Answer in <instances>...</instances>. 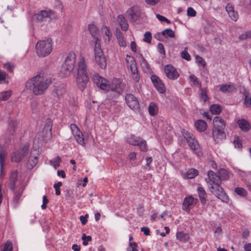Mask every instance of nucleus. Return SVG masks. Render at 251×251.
Wrapping results in <instances>:
<instances>
[{
	"label": "nucleus",
	"mask_w": 251,
	"mask_h": 251,
	"mask_svg": "<svg viewBox=\"0 0 251 251\" xmlns=\"http://www.w3.org/2000/svg\"><path fill=\"white\" fill-rule=\"evenodd\" d=\"M164 72L167 77L171 80L176 79L179 75L176 69L171 65H167L164 67Z\"/></svg>",
	"instance_id": "nucleus-13"
},
{
	"label": "nucleus",
	"mask_w": 251,
	"mask_h": 251,
	"mask_svg": "<svg viewBox=\"0 0 251 251\" xmlns=\"http://www.w3.org/2000/svg\"><path fill=\"white\" fill-rule=\"evenodd\" d=\"M93 80L101 89L107 90V96L110 99L118 98L123 90V84L118 78H113L111 82L97 74L94 75Z\"/></svg>",
	"instance_id": "nucleus-1"
},
{
	"label": "nucleus",
	"mask_w": 251,
	"mask_h": 251,
	"mask_svg": "<svg viewBox=\"0 0 251 251\" xmlns=\"http://www.w3.org/2000/svg\"><path fill=\"white\" fill-rule=\"evenodd\" d=\"M23 158V154H20L17 151L13 152L11 155V160L12 162H19Z\"/></svg>",
	"instance_id": "nucleus-42"
},
{
	"label": "nucleus",
	"mask_w": 251,
	"mask_h": 251,
	"mask_svg": "<svg viewBox=\"0 0 251 251\" xmlns=\"http://www.w3.org/2000/svg\"><path fill=\"white\" fill-rule=\"evenodd\" d=\"M137 244L135 242H129L127 251H138Z\"/></svg>",
	"instance_id": "nucleus-53"
},
{
	"label": "nucleus",
	"mask_w": 251,
	"mask_h": 251,
	"mask_svg": "<svg viewBox=\"0 0 251 251\" xmlns=\"http://www.w3.org/2000/svg\"><path fill=\"white\" fill-rule=\"evenodd\" d=\"M161 34L164 36H168L170 38H174L175 36V33L171 28H167L161 32Z\"/></svg>",
	"instance_id": "nucleus-43"
},
{
	"label": "nucleus",
	"mask_w": 251,
	"mask_h": 251,
	"mask_svg": "<svg viewBox=\"0 0 251 251\" xmlns=\"http://www.w3.org/2000/svg\"><path fill=\"white\" fill-rule=\"evenodd\" d=\"M187 143L189 146L194 151L198 156L200 157L202 155L201 147L198 141L194 137L189 139Z\"/></svg>",
	"instance_id": "nucleus-16"
},
{
	"label": "nucleus",
	"mask_w": 251,
	"mask_h": 251,
	"mask_svg": "<svg viewBox=\"0 0 251 251\" xmlns=\"http://www.w3.org/2000/svg\"><path fill=\"white\" fill-rule=\"evenodd\" d=\"M61 158L57 156L50 160V164L56 169L57 167L59 166Z\"/></svg>",
	"instance_id": "nucleus-45"
},
{
	"label": "nucleus",
	"mask_w": 251,
	"mask_h": 251,
	"mask_svg": "<svg viewBox=\"0 0 251 251\" xmlns=\"http://www.w3.org/2000/svg\"><path fill=\"white\" fill-rule=\"evenodd\" d=\"M130 71L132 74V78L134 81L136 82H138L140 80V76L138 72L137 67L135 69H130Z\"/></svg>",
	"instance_id": "nucleus-46"
},
{
	"label": "nucleus",
	"mask_w": 251,
	"mask_h": 251,
	"mask_svg": "<svg viewBox=\"0 0 251 251\" xmlns=\"http://www.w3.org/2000/svg\"><path fill=\"white\" fill-rule=\"evenodd\" d=\"M159 218L167 219L169 218V217L166 212H163L160 215H158L157 213H155L151 216V220H154L155 219Z\"/></svg>",
	"instance_id": "nucleus-50"
},
{
	"label": "nucleus",
	"mask_w": 251,
	"mask_h": 251,
	"mask_svg": "<svg viewBox=\"0 0 251 251\" xmlns=\"http://www.w3.org/2000/svg\"><path fill=\"white\" fill-rule=\"evenodd\" d=\"M187 14L188 16L193 17L196 15V12L192 7H189L187 8Z\"/></svg>",
	"instance_id": "nucleus-60"
},
{
	"label": "nucleus",
	"mask_w": 251,
	"mask_h": 251,
	"mask_svg": "<svg viewBox=\"0 0 251 251\" xmlns=\"http://www.w3.org/2000/svg\"><path fill=\"white\" fill-rule=\"evenodd\" d=\"M200 89V91L201 92V99H202L204 102L208 100V97L207 95V91L205 89H202L201 87Z\"/></svg>",
	"instance_id": "nucleus-48"
},
{
	"label": "nucleus",
	"mask_w": 251,
	"mask_h": 251,
	"mask_svg": "<svg viewBox=\"0 0 251 251\" xmlns=\"http://www.w3.org/2000/svg\"><path fill=\"white\" fill-rule=\"evenodd\" d=\"M118 22L123 31H126L128 28V24L122 15H120L117 17Z\"/></svg>",
	"instance_id": "nucleus-26"
},
{
	"label": "nucleus",
	"mask_w": 251,
	"mask_h": 251,
	"mask_svg": "<svg viewBox=\"0 0 251 251\" xmlns=\"http://www.w3.org/2000/svg\"><path fill=\"white\" fill-rule=\"evenodd\" d=\"M62 185V183L60 181L58 182L57 183H56L54 184L53 187L54 189H55V194L56 195H60V190L59 187L61 186Z\"/></svg>",
	"instance_id": "nucleus-57"
},
{
	"label": "nucleus",
	"mask_w": 251,
	"mask_h": 251,
	"mask_svg": "<svg viewBox=\"0 0 251 251\" xmlns=\"http://www.w3.org/2000/svg\"><path fill=\"white\" fill-rule=\"evenodd\" d=\"M126 60L130 68V70L132 69L133 70L137 67L135 58L133 56L126 55Z\"/></svg>",
	"instance_id": "nucleus-33"
},
{
	"label": "nucleus",
	"mask_w": 251,
	"mask_h": 251,
	"mask_svg": "<svg viewBox=\"0 0 251 251\" xmlns=\"http://www.w3.org/2000/svg\"><path fill=\"white\" fill-rule=\"evenodd\" d=\"M76 55L74 52L69 53L62 65L60 73L62 76L66 77L73 71L75 63Z\"/></svg>",
	"instance_id": "nucleus-4"
},
{
	"label": "nucleus",
	"mask_w": 251,
	"mask_h": 251,
	"mask_svg": "<svg viewBox=\"0 0 251 251\" xmlns=\"http://www.w3.org/2000/svg\"><path fill=\"white\" fill-rule=\"evenodd\" d=\"M70 128L76 142L82 146L84 147L86 144L82 132L75 124H71Z\"/></svg>",
	"instance_id": "nucleus-8"
},
{
	"label": "nucleus",
	"mask_w": 251,
	"mask_h": 251,
	"mask_svg": "<svg viewBox=\"0 0 251 251\" xmlns=\"http://www.w3.org/2000/svg\"><path fill=\"white\" fill-rule=\"evenodd\" d=\"M210 110L213 114L217 115L221 113L222 108L220 105L215 104L211 105Z\"/></svg>",
	"instance_id": "nucleus-40"
},
{
	"label": "nucleus",
	"mask_w": 251,
	"mask_h": 251,
	"mask_svg": "<svg viewBox=\"0 0 251 251\" xmlns=\"http://www.w3.org/2000/svg\"><path fill=\"white\" fill-rule=\"evenodd\" d=\"M226 10L232 20L235 22L237 21L239 18L238 14L234 10V7L232 4L228 3L226 6Z\"/></svg>",
	"instance_id": "nucleus-18"
},
{
	"label": "nucleus",
	"mask_w": 251,
	"mask_h": 251,
	"mask_svg": "<svg viewBox=\"0 0 251 251\" xmlns=\"http://www.w3.org/2000/svg\"><path fill=\"white\" fill-rule=\"evenodd\" d=\"M88 29L90 34L94 37V38L97 37V35L99 33V29L95 25L93 24L89 25Z\"/></svg>",
	"instance_id": "nucleus-36"
},
{
	"label": "nucleus",
	"mask_w": 251,
	"mask_h": 251,
	"mask_svg": "<svg viewBox=\"0 0 251 251\" xmlns=\"http://www.w3.org/2000/svg\"><path fill=\"white\" fill-rule=\"evenodd\" d=\"M226 127L224 120L220 117L216 116L213 119V128L225 129Z\"/></svg>",
	"instance_id": "nucleus-24"
},
{
	"label": "nucleus",
	"mask_w": 251,
	"mask_h": 251,
	"mask_svg": "<svg viewBox=\"0 0 251 251\" xmlns=\"http://www.w3.org/2000/svg\"><path fill=\"white\" fill-rule=\"evenodd\" d=\"M38 151H37L34 150L31 151L27 164V167L29 169H32L36 165L38 161Z\"/></svg>",
	"instance_id": "nucleus-17"
},
{
	"label": "nucleus",
	"mask_w": 251,
	"mask_h": 251,
	"mask_svg": "<svg viewBox=\"0 0 251 251\" xmlns=\"http://www.w3.org/2000/svg\"><path fill=\"white\" fill-rule=\"evenodd\" d=\"M148 111L149 114L152 116H154L157 115L158 113V107L157 105L154 102H150L148 106Z\"/></svg>",
	"instance_id": "nucleus-27"
},
{
	"label": "nucleus",
	"mask_w": 251,
	"mask_h": 251,
	"mask_svg": "<svg viewBox=\"0 0 251 251\" xmlns=\"http://www.w3.org/2000/svg\"><path fill=\"white\" fill-rule=\"evenodd\" d=\"M65 93V89L64 85H61L55 87L53 91L52 95L54 97L60 98Z\"/></svg>",
	"instance_id": "nucleus-25"
},
{
	"label": "nucleus",
	"mask_w": 251,
	"mask_h": 251,
	"mask_svg": "<svg viewBox=\"0 0 251 251\" xmlns=\"http://www.w3.org/2000/svg\"><path fill=\"white\" fill-rule=\"evenodd\" d=\"M250 38H251V30L242 34L239 37V39L241 40H245Z\"/></svg>",
	"instance_id": "nucleus-55"
},
{
	"label": "nucleus",
	"mask_w": 251,
	"mask_h": 251,
	"mask_svg": "<svg viewBox=\"0 0 251 251\" xmlns=\"http://www.w3.org/2000/svg\"><path fill=\"white\" fill-rule=\"evenodd\" d=\"M220 90L222 92L226 93H229L232 92H235L236 91V88L235 87L231 84H224L221 86L220 88Z\"/></svg>",
	"instance_id": "nucleus-30"
},
{
	"label": "nucleus",
	"mask_w": 251,
	"mask_h": 251,
	"mask_svg": "<svg viewBox=\"0 0 251 251\" xmlns=\"http://www.w3.org/2000/svg\"><path fill=\"white\" fill-rule=\"evenodd\" d=\"M11 95V91H7L3 92L0 94V99L3 100H7Z\"/></svg>",
	"instance_id": "nucleus-51"
},
{
	"label": "nucleus",
	"mask_w": 251,
	"mask_h": 251,
	"mask_svg": "<svg viewBox=\"0 0 251 251\" xmlns=\"http://www.w3.org/2000/svg\"><path fill=\"white\" fill-rule=\"evenodd\" d=\"M142 138L139 137H136L134 135H131L127 139V142L129 144L137 146Z\"/></svg>",
	"instance_id": "nucleus-35"
},
{
	"label": "nucleus",
	"mask_w": 251,
	"mask_h": 251,
	"mask_svg": "<svg viewBox=\"0 0 251 251\" xmlns=\"http://www.w3.org/2000/svg\"><path fill=\"white\" fill-rule=\"evenodd\" d=\"M143 71L145 72L149 73L151 71V68L150 67L149 64H148L147 60L142 63L140 64Z\"/></svg>",
	"instance_id": "nucleus-54"
},
{
	"label": "nucleus",
	"mask_w": 251,
	"mask_h": 251,
	"mask_svg": "<svg viewBox=\"0 0 251 251\" xmlns=\"http://www.w3.org/2000/svg\"><path fill=\"white\" fill-rule=\"evenodd\" d=\"M233 143L236 148L240 149L242 147V142L237 136L235 137Z\"/></svg>",
	"instance_id": "nucleus-59"
},
{
	"label": "nucleus",
	"mask_w": 251,
	"mask_h": 251,
	"mask_svg": "<svg viewBox=\"0 0 251 251\" xmlns=\"http://www.w3.org/2000/svg\"><path fill=\"white\" fill-rule=\"evenodd\" d=\"M101 32L107 37V39H105V41L107 40V42H109L112 37V34L109 28L107 26L103 25L101 27Z\"/></svg>",
	"instance_id": "nucleus-37"
},
{
	"label": "nucleus",
	"mask_w": 251,
	"mask_h": 251,
	"mask_svg": "<svg viewBox=\"0 0 251 251\" xmlns=\"http://www.w3.org/2000/svg\"><path fill=\"white\" fill-rule=\"evenodd\" d=\"M234 192L238 195L241 197H246L248 195L247 190L242 187H236L234 189Z\"/></svg>",
	"instance_id": "nucleus-44"
},
{
	"label": "nucleus",
	"mask_w": 251,
	"mask_h": 251,
	"mask_svg": "<svg viewBox=\"0 0 251 251\" xmlns=\"http://www.w3.org/2000/svg\"><path fill=\"white\" fill-rule=\"evenodd\" d=\"M89 72L84 57H81L77 65L76 83L79 90L83 91L89 81Z\"/></svg>",
	"instance_id": "nucleus-3"
},
{
	"label": "nucleus",
	"mask_w": 251,
	"mask_h": 251,
	"mask_svg": "<svg viewBox=\"0 0 251 251\" xmlns=\"http://www.w3.org/2000/svg\"><path fill=\"white\" fill-rule=\"evenodd\" d=\"M151 80L158 92L164 94L166 92V87L162 80L156 75H152Z\"/></svg>",
	"instance_id": "nucleus-14"
},
{
	"label": "nucleus",
	"mask_w": 251,
	"mask_h": 251,
	"mask_svg": "<svg viewBox=\"0 0 251 251\" xmlns=\"http://www.w3.org/2000/svg\"><path fill=\"white\" fill-rule=\"evenodd\" d=\"M152 39V35L150 31H147L144 35L143 41L147 43H151Z\"/></svg>",
	"instance_id": "nucleus-49"
},
{
	"label": "nucleus",
	"mask_w": 251,
	"mask_h": 251,
	"mask_svg": "<svg viewBox=\"0 0 251 251\" xmlns=\"http://www.w3.org/2000/svg\"><path fill=\"white\" fill-rule=\"evenodd\" d=\"M244 104L247 107H251V97H249L247 95L245 96Z\"/></svg>",
	"instance_id": "nucleus-62"
},
{
	"label": "nucleus",
	"mask_w": 251,
	"mask_h": 251,
	"mask_svg": "<svg viewBox=\"0 0 251 251\" xmlns=\"http://www.w3.org/2000/svg\"><path fill=\"white\" fill-rule=\"evenodd\" d=\"M217 176L219 177L221 181L226 180L228 177V172L224 169H220L218 172Z\"/></svg>",
	"instance_id": "nucleus-38"
},
{
	"label": "nucleus",
	"mask_w": 251,
	"mask_h": 251,
	"mask_svg": "<svg viewBox=\"0 0 251 251\" xmlns=\"http://www.w3.org/2000/svg\"><path fill=\"white\" fill-rule=\"evenodd\" d=\"M197 192L201 203L202 204H205L208 200L207 194L204 188L201 186H199L197 188Z\"/></svg>",
	"instance_id": "nucleus-21"
},
{
	"label": "nucleus",
	"mask_w": 251,
	"mask_h": 251,
	"mask_svg": "<svg viewBox=\"0 0 251 251\" xmlns=\"http://www.w3.org/2000/svg\"><path fill=\"white\" fill-rule=\"evenodd\" d=\"M189 79L191 82L192 86H197L199 88L201 87V83L200 79L194 75H190L189 76Z\"/></svg>",
	"instance_id": "nucleus-29"
},
{
	"label": "nucleus",
	"mask_w": 251,
	"mask_h": 251,
	"mask_svg": "<svg viewBox=\"0 0 251 251\" xmlns=\"http://www.w3.org/2000/svg\"><path fill=\"white\" fill-rule=\"evenodd\" d=\"M29 145L27 144L22 146L19 150L17 151L18 153L20 154H23V158L25 157L28 153V150Z\"/></svg>",
	"instance_id": "nucleus-41"
},
{
	"label": "nucleus",
	"mask_w": 251,
	"mask_h": 251,
	"mask_svg": "<svg viewBox=\"0 0 251 251\" xmlns=\"http://www.w3.org/2000/svg\"><path fill=\"white\" fill-rule=\"evenodd\" d=\"M4 67L7 69L9 72H13L14 66L10 63H6L4 64Z\"/></svg>",
	"instance_id": "nucleus-61"
},
{
	"label": "nucleus",
	"mask_w": 251,
	"mask_h": 251,
	"mask_svg": "<svg viewBox=\"0 0 251 251\" xmlns=\"http://www.w3.org/2000/svg\"><path fill=\"white\" fill-rule=\"evenodd\" d=\"M137 146H139L140 150L142 151H146L148 150L146 141L142 139L139 142Z\"/></svg>",
	"instance_id": "nucleus-47"
},
{
	"label": "nucleus",
	"mask_w": 251,
	"mask_h": 251,
	"mask_svg": "<svg viewBox=\"0 0 251 251\" xmlns=\"http://www.w3.org/2000/svg\"><path fill=\"white\" fill-rule=\"evenodd\" d=\"M198 202L197 198H194L192 195L188 196L184 199L182 208L186 212H189L197 205Z\"/></svg>",
	"instance_id": "nucleus-7"
},
{
	"label": "nucleus",
	"mask_w": 251,
	"mask_h": 251,
	"mask_svg": "<svg viewBox=\"0 0 251 251\" xmlns=\"http://www.w3.org/2000/svg\"><path fill=\"white\" fill-rule=\"evenodd\" d=\"M117 39L119 45L121 47H126V43L124 38V35L121 32L117 33Z\"/></svg>",
	"instance_id": "nucleus-34"
},
{
	"label": "nucleus",
	"mask_w": 251,
	"mask_h": 251,
	"mask_svg": "<svg viewBox=\"0 0 251 251\" xmlns=\"http://www.w3.org/2000/svg\"><path fill=\"white\" fill-rule=\"evenodd\" d=\"M209 189L212 193L222 201L225 202L228 201V197L224 192L223 188L220 186V184H217L213 186V189L209 188Z\"/></svg>",
	"instance_id": "nucleus-9"
},
{
	"label": "nucleus",
	"mask_w": 251,
	"mask_h": 251,
	"mask_svg": "<svg viewBox=\"0 0 251 251\" xmlns=\"http://www.w3.org/2000/svg\"><path fill=\"white\" fill-rule=\"evenodd\" d=\"M125 101L128 106L133 110H138L140 104L137 99L132 94H127L125 97Z\"/></svg>",
	"instance_id": "nucleus-11"
},
{
	"label": "nucleus",
	"mask_w": 251,
	"mask_h": 251,
	"mask_svg": "<svg viewBox=\"0 0 251 251\" xmlns=\"http://www.w3.org/2000/svg\"><path fill=\"white\" fill-rule=\"evenodd\" d=\"M225 129H219L213 128L212 135L215 142H219V140L224 139L226 137Z\"/></svg>",
	"instance_id": "nucleus-19"
},
{
	"label": "nucleus",
	"mask_w": 251,
	"mask_h": 251,
	"mask_svg": "<svg viewBox=\"0 0 251 251\" xmlns=\"http://www.w3.org/2000/svg\"><path fill=\"white\" fill-rule=\"evenodd\" d=\"M180 56L182 58L187 61L191 60V56L187 50V48H185L184 50L180 53Z\"/></svg>",
	"instance_id": "nucleus-52"
},
{
	"label": "nucleus",
	"mask_w": 251,
	"mask_h": 251,
	"mask_svg": "<svg viewBox=\"0 0 251 251\" xmlns=\"http://www.w3.org/2000/svg\"><path fill=\"white\" fill-rule=\"evenodd\" d=\"M12 244L10 241H7L4 246L3 251H12Z\"/></svg>",
	"instance_id": "nucleus-56"
},
{
	"label": "nucleus",
	"mask_w": 251,
	"mask_h": 251,
	"mask_svg": "<svg viewBox=\"0 0 251 251\" xmlns=\"http://www.w3.org/2000/svg\"><path fill=\"white\" fill-rule=\"evenodd\" d=\"M82 240H83V245L86 246L88 242L92 240V237L90 236H86L85 234H83L82 236Z\"/></svg>",
	"instance_id": "nucleus-58"
},
{
	"label": "nucleus",
	"mask_w": 251,
	"mask_h": 251,
	"mask_svg": "<svg viewBox=\"0 0 251 251\" xmlns=\"http://www.w3.org/2000/svg\"><path fill=\"white\" fill-rule=\"evenodd\" d=\"M199 172L195 169H191L183 174V177L187 179H192L198 175Z\"/></svg>",
	"instance_id": "nucleus-32"
},
{
	"label": "nucleus",
	"mask_w": 251,
	"mask_h": 251,
	"mask_svg": "<svg viewBox=\"0 0 251 251\" xmlns=\"http://www.w3.org/2000/svg\"><path fill=\"white\" fill-rule=\"evenodd\" d=\"M52 121L50 118L46 120V123L43 130V136L45 140L50 139L52 137Z\"/></svg>",
	"instance_id": "nucleus-12"
},
{
	"label": "nucleus",
	"mask_w": 251,
	"mask_h": 251,
	"mask_svg": "<svg viewBox=\"0 0 251 251\" xmlns=\"http://www.w3.org/2000/svg\"><path fill=\"white\" fill-rule=\"evenodd\" d=\"M51 83L50 79L46 78L43 74L40 73L28 80L25 83V87L34 95L39 96L46 93Z\"/></svg>",
	"instance_id": "nucleus-2"
},
{
	"label": "nucleus",
	"mask_w": 251,
	"mask_h": 251,
	"mask_svg": "<svg viewBox=\"0 0 251 251\" xmlns=\"http://www.w3.org/2000/svg\"><path fill=\"white\" fill-rule=\"evenodd\" d=\"M53 43L51 39L38 41L36 45V50L39 57H44L49 55L52 50Z\"/></svg>",
	"instance_id": "nucleus-5"
},
{
	"label": "nucleus",
	"mask_w": 251,
	"mask_h": 251,
	"mask_svg": "<svg viewBox=\"0 0 251 251\" xmlns=\"http://www.w3.org/2000/svg\"><path fill=\"white\" fill-rule=\"evenodd\" d=\"M127 12L130 18L133 20H136L138 19L140 14L139 8L136 6L131 7Z\"/></svg>",
	"instance_id": "nucleus-22"
},
{
	"label": "nucleus",
	"mask_w": 251,
	"mask_h": 251,
	"mask_svg": "<svg viewBox=\"0 0 251 251\" xmlns=\"http://www.w3.org/2000/svg\"><path fill=\"white\" fill-rule=\"evenodd\" d=\"M209 188H213V186L217 184H221V180L219 177L213 171H209L207 173V177L205 178Z\"/></svg>",
	"instance_id": "nucleus-10"
},
{
	"label": "nucleus",
	"mask_w": 251,
	"mask_h": 251,
	"mask_svg": "<svg viewBox=\"0 0 251 251\" xmlns=\"http://www.w3.org/2000/svg\"><path fill=\"white\" fill-rule=\"evenodd\" d=\"M36 17L38 21L42 22L47 19L55 20L57 19V15L54 11L48 9L41 11L36 15Z\"/></svg>",
	"instance_id": "nucleus-6"
},
{
	"label": "nucleus",
	"mask_w": 251,
	"mask_h": 251,
	"mask_svg": "<svg viewBox=\"0 0 251 251\" xmlns=\"http://www.w3.org/2000/svg\"><path fill=\"white\" fill-rule=\"evenodd\" d=\"M95 46H94V53L97 52H103L101 49L100 41L98 37H95Z\"/></svg>",
	"instance_id": "nucleus-39"
},
{
	"label": "nucleus",
	"mask_w": 251,
	"mask_h": 251,
	"mask_svg": "<svg viewBox=\"0 0 251 251\" xmlns=\"http://www.w3.org/2000/svg\"><path fill=\"white\" fill-rule=\"evenodd\" d=\"M157 50L161 54L165 55V50L164 47V46L161 43H158L157 45Z\"/></svg>",
	"instance_id": "nucleus-63"
},
{
	"label": "nucleus",
	"mask_w": 251,
	"mask_h": 251,
	"mask_svg": "<svg viewBox=\"0 0 251 251\" xmlns=\"http://www.w3.org/2000/svg\"><path fill=\"white\" fill-rule=\"evenodd\" d=\"M176 238L180 242L185 243L189 241L190 236L188 233L179 231L176 233Z\"/></svg>",
	"instance_id": "nucleus-28"
},
{
	"label": "nucleus",
	"mask_w": 251,
	"mask_h": 251,
	"mask_svg": "<svg viewBox=\"0 0 251 251\" xmlns=\"http://www.w3.org/2000/svg\"><path fill=\"white\" fill-rule=\"evenodd\" d=\"M237 123L240 128L244 132H247L251 129L249 122L244 119L238 120Z\"/></svg>",
	"instance_id": "nucleus-23"
},
{
	"label": "nucleus",
	"mask_w": 251,
	"mask_h": 251,
	"mask_svg": "<svg viewBox=\"0 0 251 251\" xmlns=\"http://www.w3.org/2000/svg\"><path fill=\"white\" fill-rule=\"evenodd\" d=\"M5 159V151L3 145H0V177L3 176V167Z\"/></svg>",
	"instance_id": "nucleus-20"
},
{
	"label": "nucleus",
	"mask_w": 251,
	"mask_h": 251,
	"mask_svg": "<svg viewBox=\"0 0 251 251\" xmlns=\"http://www.w3.org/2000/svg\"><path fill=\"white\" fill-rule=\"evenodd\" d=\"M196 61L198 63L201 64L203 67H204L206 65V62L205 60L200 56H196Z\"/></svg>",
	"instance_id": "nucleus-64"
},
{
	"label": "nucleus",
	"mask_w": 251,
	"mask_h": 251,
	"mask_svg": "<svg viewBox=\"0 0 251 251\" xmlns=\"http://www.w3.org/2000/svg\"><path fill=\"white\" fill-rule=\"evenodd\" d=\"M197 129L200 131H204L207 128V123L202 120H199L195 123Z\"/></svg>",
	"instance_id": "nucleus-31"
},
{
	"label": "nucleus",
	"mask_w": 251,
	"mask_h": 251,
	"mask_svg": "<svg viewBox=\"0 0 251 251\" xmlns=\"http://www.w3.org/2000/svg\"><path fill=\"white\" fill-rule=\"evenodd\" d=\"M95 60L97 64L102 69L106 66V61L103 52L94 53Z\"/></svg>",
	"instance_id": "nucleus-15"
}]
</instances>
